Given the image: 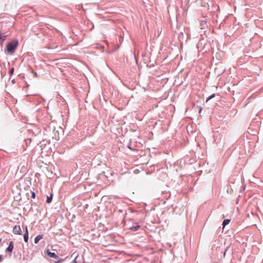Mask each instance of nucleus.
Returning <instances> with one entry per match:
<instances>
[{"label":"nucleus","instance_id":"obj_17","mask_svg":"<svg viewBox=\"0 0 263 263\" xmlns=\"http://www.w3.org/2000/svg\"><path fill=\"white\" fill-rule=\"evenodd\" d=\"M12 82H13V83H14V80H12Z\"/></svg>","mask_w":263,"mask_h":263},{"label":"nucleus","instance_id":"obj_9","mask_svg":"<svg viewBox=\"0 0 263 263\" xmlns=\"http://www.w3.org/2000/svg\"><path fill=\"white\" fill-rule=\"evenodd\" d=\"M52 196H53V195L52 194L50 195V196H47V200H46V202L47 203H50L51 202L52 199Z\"/></svg>","mask_w":263,"mask_h":263},{"label":"nucleus","instance_id":"obj_5","mask_svg":"<svg viewBox=\"0 0 263 263\" xmlns=\"http://www.w3.org/2000/svg\"><path fill=\"white\" fill-rule=\"evenodd\" d=\"M28 238H29V237H28V228H27V227L26 226V227H25V233L24 234V241L26 242H27L28 241Z\"/></svg>","mask_w":263,"mask_h":263},{"label":"nucleus","instance_id":"obj_2","mask_svg":"<svg viewBox=\"0 0 263 263\" xmlns=\"http://www.w3.org/2000/svg\"><path fill=\"white\" fill-rule=\"evenodd\" d=\"M47 255L50 256L51 258H54L57 260H59L58 261H57V263H60L61 262L62 259L59 258V257L54 253V252H51L49 250L47 251Z\"/></svg>","mask_w":263,"mask_h":263},{"label":"nucleus","instance_id":"obj_1","mask_svg":"<svg viewBox=\"0 0 263 263\" xmlns=\"http://www.w3.org/2000/svg\"><path fill=\"white\" fill-rule=\"evenodd\" d=\"M18 46V41L17 40L9 42L6 46L5 52L7 51L10 54H13L16 48Z\"/></svg>","mask_w":263,"mask_h":263},{"label":"nucleus","instance_id":"obj_7","mask_svg":"<svg viewBox=\"0 0 263 263\" xmlns=\"http://www.w3.org/2000/svg\"><path fill=\"white\" fill-rule=\"evenodd\" d=\"M140 228V226L137 223L135 226L131 227L129 229L132 231H137L139 230Z\"/></svg>","mask_w":263,"mask_h":263},{"label":"nucleus","instance_id":"obj_12","mask_svg":"<svg viewBox=\"0 0 263 263\" xmlns=\"http://www.w3.org/2000/svg\"><path fill=\"white\" fill-rule=\"evenodd\" d=\"M14 68L12 67L10 69V71H9V74H10V76H12L14 72Z\"/></svg>","mask_w":263,"mask_h":263},{"label":"nucleus","instance_id":"obj_8","mask_svg":"<svg viewBox=\"0 0 263 263\" xmlns=\"http://www.w3.org/2000/svg\"><path fill=\"white\" fill-rule=\"evenodd\" d=\"M230 221H231V220L230 219H224L223 221V222H222L223 227H224L226 226L228 224L230 223Z\"/></svg>","mask_w":263,"mask_h":263},{"label":"nucleus","instance_id":"obj_16","mask_svg":"<svg viewBox=\"0 0 263 263\" xmlns=\"http://www.w3.org/2000/svg\"><path fill=\"white\" fill-rule=\"evenodd\" d=\"M2 260V256L0 255V261Z\"/></svg>","mask_w":263,"mask_h":263},{"label":"nucleus","instance_id":"obj_13","mask_svg":"<svg viewBox=\"0 0 263 263\" xmlns=\"http://www.w3.org/2000/svg\"><path fill=\"white\" fill-rule=\"evenodd\" d=\"M31 197L33 199H34L35 197V194L34 192H32L31 193Z\"/></svg>","mask_w":263,"mask_h":263},{"label":"nucleus","instance_id":"obj_10","mask_svg":"<svg viewBox=\"0 0 263 263\" xmlns=\"http://www.w3.org/2000/svg\"><path fill=\"white\" fill-rule=\"evenodd\" d=\"M215 93H213L212 94V95H211L210 96H209V97L207 98L206 99V102H208L210 100L212 99V98H214L215 97Z\"/></svg>","mask_w":263,"mask_h":263},{"label":"nucleus","instance_id":"obj_4","mask_svg":"<svg viewBox=\"0 0 263 263\" xmlns=\"http://www.w3.org/2000/svg\"><path fill=\"white\" fill-rule=\"evenodd\" d=\"M13 249V242L11 241L9 244V246L6 249V251L11 253Z\"/></svg>","mask_w":263,"mask_h":263},{"label":"nucleus","instance_id":"obj_3","mask_svg":"<svg viewBox=\"0 0 263 263\" xmlns=\"http://www.w3.org/2000/svg\"><path fill=\"white\" fill-rule=\"evenodd\" d=\"M13 233L16 235H22V230L19 225H15L13 229Z\"/></svg>","mask_w":263,"mask_h":263},{"label":"nucleus","instance_id":"obj_15","mask_svg":"<svg viewBox=\"0 0 263 263\" xmlns=\"http://www.w3.org/2000/svg\"><path fill=\"white\" fill-rule=\"evenodd\" d=\"M3 34L0 32V41H1V39H2Z\"/></svg>","mask_w":263,"mask_h":263},{"label":"nucleus","instance_id":"obj_6","mask_svg":"<svg viewBox=\"0 0 263 263\" xmlns=\"http://www.w3.org/2000/svg\"><path fill=\"white\" fill-rule=\"evenodd\" d=\"M43 237V234H40V235H38L37 236H36L35 238H34V243L35 244H37L39 241L41 239H42Z\"/></svg>","mask_w":263,"mask_h":263},{"label":"nucleus","instance_id":"obj_11","mask_svg":"<svg viewBox=\"0 0 263 263\" xmlns=\"http://www.w3.org/2000/svg\"><path fill=\"white\" fill-rule=\"evenodd\" d=\"M6 37H7V35H4V34H3V35H2V39H1V42H2V43H3L4 41L6 40Z\"/></svg>","mask_w":263,"mask_h":263},{"label":"nucleus","instance_id":"obj_14","mask_svg":"<svg viewBox=\"0 0 263 263\" xmlns=\"http://www.w3.org/2000/svg\"><path fill=\"white\" fill-rule=\"evenodd\" d=\"M77 256L75 257V258L71 261V263H77V261H76V259L77 258Z\"/></svg>","mask_w":263,"mask_h":263},{"label":"nucleus","instance_id":"obj_18","mask_svg":"<svg viewBox=\"0 0 263 263\" xmlns=\"http://www.w3.org/2000/svg\"><path fill=\"white\" fill-rule=\"evenodd\" d=\"M35 76H37V73H35Z\"/></svg>","mask_w":263,"mask_h":263}]
</instances>
